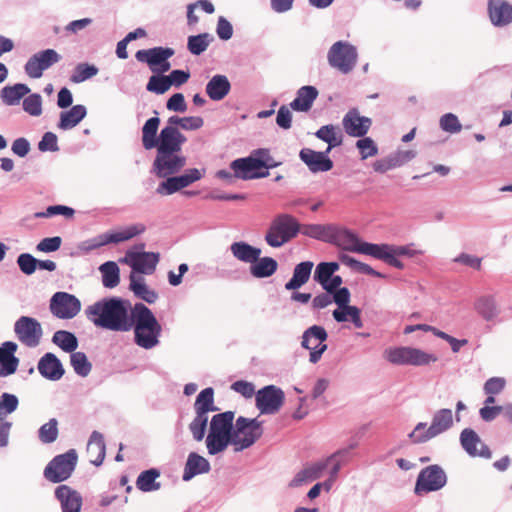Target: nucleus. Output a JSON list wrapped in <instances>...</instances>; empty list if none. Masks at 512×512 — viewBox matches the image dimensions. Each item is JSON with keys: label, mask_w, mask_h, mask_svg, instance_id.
I'll return each mask as SVG.
<instances>
[{"label": "nucleus", "mask_w": 512, "mask_h": 512, "mask_svg": "<svg viewBox=\"0 0 512 512\" xmlns=\"http://www.w3.org/2000/svg\"><path fill=\"white\" fill-rule=\"evenodd\" d=\"M155 114L158 115L157 111ZM160 118L154 116L146 120L142 127V146L145 150L156 149L152 168L159 178L176 175L186 166L187 158L182 153V147L186 141L173 138L159 139Z\"/></svg>", "instance_id": "f257e3e1"}, {"label": "nucleus", "mask_w": 512, "mask_h": 512, "mask_svg": "<svg viewBox=\"0 0 512 512\" xmlns=\"http://www.w3.org/2000/svg\"><path fill=\"white\" fill-rule=\"evenodd\" d=\"M85 314L96 326L114 332H128L134 325L135 305L117 296L102 298L89 305Z\"/></svg>", "instance_id": "f03ea898"}, {"label": "nucleus", "mask_w": 512, "mask_h": 512, "mask_svg": "<svg viewBox=\"0 0 512 512\" xmlns=\"http://www.w3.org/2000/svg\"><path fill=\"white\" fill-rule=\"evenodd\" d=\"M133 320L134 342L146 350L156 347L159 344L162 327L151 309L142 302L135 303Z\"/></svg>", "instance_id": "7ed1b4c3"}, {"label": "nucleus", "mask_w": 512, "mask_h": 512, "mask_svg": "<svg viewBox=\"0 0 512 512\" xmlns=\"http://www.w3.org/2000/svg\"><path fill=\"white\" fill-rule=\"evenodd\" d=\"M282 162L276 161L267 148H258L244 158L232 161V167L242 180L260 179L269 176V170L280 166Z\"/></svg>", "instance_id": "20e7f679"}, {"label": "nucleus", "mask_w": 512, "mask_h": 512, "mask_svg": "<svg viewBox=\"0 0 512 512\" xmlns=\"http://www.w3.org/2000/svg\"><path fill=\"white\" fill-rule=\"evenodd\" d=\"M234 416L235 413L233 411H225L212 417L209 433L206 437V446L210 455L223 452L228 445L234 446Z\"/></svg>", "instance_id": "39448f33"}, {"label": "nucleus", "mask_w": 512, "mask_h": 512, "mask_svg": "<svg viewBox=\"0 0 512 512\" xmlns=\"http://www.w3.org/2000/svg\"><path fill=\"white\" fill-rule=\"evenodd\" d=\"M453 423L454 417L452 410L442 408L433 414L429 427H427V423L419 422L408 436L412 443H426L438 435L448 431L453 427Z\"/></svg>", "instance_id": "423d86ee"}, {"label": "nucleus", "mask_w": 512, "mask_h": 512, "mask_svg": "<svg viewBox=\"0 0 512 512\" xmlns=\"http://www.w3.org/2000/svg\"><path fill=\"white\" fill-rule=\"evenodd\" d=\"M300 232L297 219L286 213L278 214L272 220L265 235L266 243L272 248H279L295 238Z\"/></svg>", "instance_id": "0eeeda50"}, {"label": "nucleus", "mask_w": 512, "mask_h": 512, "mask_svg": "<svg viewBox=\"0 0 512 512\" xmlns=\"http://www.w3.org/2000/svg\"><path fill=\"white\" fill-rule=\"evenodd\" d=\"M362 250L369 253L371 257L377 260H381L389 266L399 270H403L405 267L404 263L398 259L399 257L412 258L418 254H421V251L414 248L413 243L403 246L386 243L377 245H365Z\"/></svg>", "instance_id": "6e6552de"}, {"label": "nucleus", "mask_w": 512, "mask_h": 512, "mask_svg": "<svg viewBox=\"0 0 512 512\" xmlns=\"http://www.w3.org/2000/svg\"><path fill=\"white\" fill-rule=\"evenodd\" d=\"M384 357L393 365L426 366L438 361L434 353L410 346L387 348Z\"/></svg>", "instance_id": "1a4fd4ad"}, {"label": "nucleus", "mask_w": 512, "mask_h": 512, "mask_svg": "<svg viewBox=\"0 0 512 512\" xmlns=\"http://www.w3.org/2000/svg\"><path fill=\"white\" fill-rule=\"evenodd\" d=\"M262 434L261 421L239 416L233 425L234 450L239 452L251 447Z\"/></svg>", "instance_id": "9d476101"}, {"label": "nucleus", "mask_w": 512, "mask_h": 512, "mask_svg": "<svg viewBox=\"0 0 512 512\" xmlns=\"http://www.w3.org/2000/svg\"><path fill=\"white\" fill-rule=\"evenodd\" d=\"M358 60L357 48L347 41H337L328 50V64L341 72L349 74L355 68Z\"/></svg>", "instance_id": "9b49d317"}, {"label": "nucleus", "mask_w": 512, "mask_h": 512, "mask_svg": "<svg viewBox=\"0 0 512 512\" xmlns=\"http://www.w3.org/2000/svg\"><path fill=\"white\" fill-rule=\"evenodd\" d=\"M78 455L75 449L55 456L45 467L44 477L52 483L67 480L76 468Z\"/></svg>", "instance_id": "f8f14e48"}, {"label": "nucleus", "mask_w": 512, "mask_h": 512, "mask_svg": "<svg viewBox=\"0 0 512 512\" xmlns=\"http://www.w3.org/2000/svg\"><path fill=\"white\" fill-rule=\"evenodd\" d=\"M331 295L332 301L338 306V308L332 312L334 320L338 323L351 321L355 328H362L363 321L360 308L349 305L351 299L350 290L347 287H341Z\"/></svg>", "instance_id": "ddd939ff"}, {"label": "nucleus", "mask_w": 512, "mask_h": 512, "mask_svg": "<svg viewBox=\"0 0 512 512\" xmlns=\"http://www.w3.org/2000/svg\"><path fill=\"white\" fill-rule=\"evenodd\" d=\"M447 483V475L440 465L433 464L423 468L417 477L414 493L422 496L442 489Z\"/></svg>", "instance_id": "4468645a"}, {"label": "nucleus", "mask_w": 512, "mask_h": 512, "mask_svg": "<svg viewBox=\"0 0 512 512\" xmlns=\"http://www.w3.org/2000/svg\"><path fill=\"white\" fill-rule=\"evenodd\" d=\"M328 333L323 326L313 325L307 328L302 334L301 347L310 351L309 361L312 364L318 363L328 346L325 341Z\"/></svg>", "instance_id": "2eb2a0df"}, {"label": "nucleus", "mask_w": 512, "mask_h": 512, "mask_svg": "<svg viewBox=\"0 0 512 512\" xmlns=\"http://www.w3.org/2000/svg\"><path fill=\"white\" fill-rule=\"evenodd\" d=\"M14 333L21 344L34 348L41 341L43 329L41 323L36 318L21 316L14 323Z\"/></svg>", "instance_id": "dca6fc26"}, {"label": "nucleus", "mask_w": 512, "mask_h": 512, "mask_svg": "<svg viewBox=\"0 0 512 512\" xmlns=\"http://www.w3.org/2000/svg\"><path fill=\"white\" fill-rule=\"evenodd\" d=\"M134 248L140 251L128 250L123 261L129 264L135 272L152 274L159 262V253L144 251V243L137 244Z\"/></svg>", "instance_id": "f3484780"}, {"label": "nucleus", "mask_w": 512, "mask_h": 512, "mask_svg": "<svg viewBox=\"0 0 512 512\" xmlns=\"http://www.w3.org/2000/svg\"><path fill=\"white\" fill-rule=\"evenodd\" d=\"M256 408L261 414H275L279 412L285 401V394L280 387L267 385L255 394Z\"/></svg>", "instance_id": "a211bd4d"}, {"label": "nucleus", "mask_w": 512, "mask_h": 512, "mask_svg": "<svg viewBox=\"0 0 512 512\" xmlns=\"http://www.w3.org/2000/svg\"><path fill=\"white\" fill-rule=\"evenodd\" d=\"M51 313L58 319H72L81 310L80 300L67 292H56L50 299Z\"/></svg>", "instance_id": "6ab92c4d"}, {"label": "nucleus", "mask_w": 512, "mask_h": 512, "mask_svg": "<svg viewBox=\"0 0 512 512\" xmlns=\"http://www.w3.org/2000/svg\"><path fill=\"white\" fill-rule=\"evenodd\" d=\"M61 60V55L54 49H45L33 54L24 66L25 73L32 79H38L43 72Z\"/></svg>", "instance_id": "aec40b11"}, {"label": "nucleus", "mask_w": 512, "mask_h": 512, "mask_svg": "<svg viewBox=\"0 0 512 512\" xmlns=\"http://www.w3.org/2000/svg\"><path fill=\"white\" fill-rule=\"evenodd\" d=\"M459 441L462 449L470 457H480L490 459L492 452L490 448L482 442L479 435L472 428H465L461 431Z\"/></svg>", "instance_id": "412c9836"}, {"label": "nucleus", "mask_w": 512, "mask_h": 512, "mask_svg": "<svg viewBox=\"0 0 512 512\" xmlns=\"http://www.w3.org/2000/svg\"><path fill=\"white\" fill-rule=\"evenodd\" d=\"M334 241L333 244L338 247H342L344 250L361 253L370 256L369 253L362 250L365 245H377L376 243H369L361 241L358 235L347 228H339L335 225V231L332 233Z\"/></svg>", "instance_id": "4be33fe9"}, {"label": "nucleus", "mask_w": 512, "mask_h": 512, "mask_svg": "<svg viewBox=\"0 0 512 512\" xmlns=\"http://www.w3.org/2000/svg\"><path fill=\"white\" fill-rule=\"evenodd\" d=\"M330 151H315L311 148H302L299 158L312 173L327 172L333 168V161L329 158Z\"/></svg>", "instance_id": "5701e85b"}, {"label": "nucleus", "mask_w": 512, "mask_h": 512, "mask_svg": "<svg viewBox=\"0 0 512 512\" xmlns=\"http://www.w3.org/2000/svg\"><path fill=\"white\" fill-rule=\"evenodd\" d=\"M344 131L351 137H364L371 125L372 120L369 117L361 116L358 110L350 109L342 119Z\"/></svg>", "instance_id": "b1692460"}, {"label": "nucleus", "mask_w": 512, "mask_h": 512, "mask_svg": "<svg viewBox=\"0 0 512 512\" xmlns=\"http://www.w3.org/2000/svg\"><path fill=\"white\" fill-rule=\"evenodd\" d=\"M55 498L59 501L62 512H80L83 505L81 494L70 486L62 484L55 489Z\"/></svg>", "instance_id": "393cba45"}, {"label": "nucleus", "mask_w": 512, "mask_h": 512, "mask_svg": "<svg viewBox=\"0 0 512 512\" xmlns=\"http://www.w3.org/2000/svg\"><path fill=\"white\" fill-rule=\"evenodd\" d=\"M37 369L43 378L50 381L60 380L65 373L62 362L54 353L51 352L45 353L39 359Z\"/></svg>", "instance_id": "a878e982"}, {"label": "nucleus", "mask_w": 512, "mask_h": 512, "mask_svg": "<svg viewBox=\"0 0 512 512\" xmlns=\"http://www.w3.org/2000/svg\"><path fill=\"white\" fill-rule=\"evenodd\" d=\"M18 345L13 341H5L0 345V377L14 374L19 366V358L15 356Z\"/></svg>", "instance_id": "bb28decb"}, {"label": "nucleus", "mask_w": 512, "mask_h": 512, "mask_svg": "<svg viewBox=\"0 0 512 512\" xmlns=\"http://www.w3.org/2000/svg\"><path fill=\"white\" fill-rule=\"evenodd\" d=\"M174 53V49L170 47L157 46L150 49L138 50L135 54V58L139 62L147 63L150 69L155 72L156 67L165 60H169Z\"/></svg>", "instance_id": "cd10ccee"}, {"label": "nucleus", "mask_w": 512, "mask_h": 512, "mask_svg": "<svg viewBox=\"0 0 512 512\" xmlns=\"http://www.w3.org/2000/svg\"><path fill=\"white\" fill-rule=\"evenodd\" d=\"M488 15L495 27L512 23V4L505 0H488Z\"/></svg>", "instance_id": "c85d7f7f"}, {"label": "nucleus", "mask_w": 512, "mask_h": 512, "mask_svg": "<svg viewBox=\"0 0 512 512\" xmlns=\"http://www.w3.org/2000/svg\"><path fill=\"white\" fill-rule=\"evenodd\" d=\"M318 95L319 92L316 87L311 85L302 86L297 90L296 97L290 102L289 107L296 112H307L312 108Z\"/></svg>", "instance_id": "c756f323"}, {"label": "nucleus", "mask_w": 512, "mask_h": 512, "mask_svg": "<svg viewBox=\"0 0 512 512\" xmlns=\"http://www.w3.org/2000/svg\"><path fill=\"white\" fill-rule=\"evenodd\" d=\"M210 469V463L206 458L196 452H191L188 455L182 479L184 481H189L196 475L208 473Z\"/></svg>", "instance_id": "7c9ffc66"}, {"label": "nucleus", "mask_w": 512, "mask_h": 512, "mask_svg": "<svg viewBox=\"0 0 512 512\" xmlns=\"http://www.w3.org/2000/svg\"><path fill=\"white\" fill-rule=\"evenodd\" d=\"M334 231L335 225L333 224H300L299 233L330 244L331 241H334L332 234Z\"/></svg>", "instance_id": "2f4dec72"}, {"label": "nucleus", "mask_w": 512, "mask_h": 512, "mask_svg": "<svg viewBox=\"0 0 512 512\" xmlns=\"http://www.w3.org/2000/svg\"><path fill=\"white\" fill-rule=\"evenodd\" d=\"M231 84L227 76L222 74L214 75L206 84V93L213 101L223 100L230 92Z\"/></svg>", "instance_id": "473e14b6"}, {"label": "nucleus", "mask_w": 512, "mask_h": 512, "mask_svg": "<svg viewBox=\"0 0 512 512\" xmlns=\"http://www.w3.org/2000/svg\"><path fill=\"white\" fill-rule=\"evenodd\" d=\"M87 115V109L82 104L72 106L67 111L60 113L58 128L61 130H70L76 127Z\"/></svg>", "instance_id": "72a5a7b5"}, {"label": "nucleus", "mask_w": 512, "mask_h": 512, "mask_svg": "<svg viewBox=\"0 0 512 512\" xmlns=\"http://www.w3.org/2000/svg\"><path fill=\"white\" fill-rule=\"evenodd\" d=\"M232 255L241 262L250 265L258 260L261 255V249L254 247L244 241L234 242L230 246Z\"/></svg>", "instance_id": "f704fd0d"}, {"label": "nucleus", "mask_w": 512, "mask_h": 512, "mask_svg": "<svg viewBox=\"0 0 512 512\" xmlns=\"http://www.w3.org/2000/svg\"><path fill=\"white\" fill-rule=\"evenodd\" d=\"M146 231V226L143 223H134L116 231L106 232L109 244H118L120 242L128 241Z\"/></svg>", "instance_id": "c9c22d12"}, {"label": "nucleus", "mask_w": 512, "mask_h": 512, "mask_svg": "<svg viewBox=\"0 0 512 512\" xmlns=\"http://www.w3.org/2000/svg\"><path fill=\"white\" fill-rule=\"evenodd\" d=\"M30 93V88L24 83H16L12 86L7 85L0 91V98L3 104L14 106L20 103V100Z\"/></svg>", "instance_id": "e433bc0d"}, {"label": "nucleus", "mask_w": 512, "mask_h": 512, "mask_svg": "<svg viewBox=\"0 0 512 512\" xmlns=\"http://www.w3.org/2000/svg\"><path fill=\"white\" fill-rule=\"evenodd\" d=\"M129 288L137 298L148 304H153L158 299V293L147 286L144 278L141 276L137 277L133 273L130 275Z\"/></svg>", "instance_id": "4c0bfd02"}, {"label": "nucleus", "mask_w": 512, "mask_h": 512, "mask_svg": "<svg viewBox=\"0 0 512 512\" xmlns=\"http://www.w3.org/2000/svg\"><path fill=\"white\" fill-rule=\"evenodd\" d=\"M475 311L486 321H493L499 315L495 297L483 295L474 302Z\"/></svg>", "instance_id": "58836bf2"}, {"label": "nucleus", "mask_w": 512, "mask_h": 512, "mask_svg": "<svg viewBox=\"0 0 512 512\" xmlns=\"http://www.w3.org/2000/svg\"><path fill=\"white\" fill-rule=\"evenodd\" d=\"M313 262L303 261L294 267L292 278L285 284L286 290H296L310 278Z\"/></svg>", "instance_id": "ea45409f"}, {"label": "nucleus", "mask_w": 512, "mask_h": 512, "mask_svg": "<svg viewBox=\"0 0 512 512\" xmlns=\"http://www.w3.org/2000/svg\"><path fill=\"white\" fill-rule=\"evenodd\" d=\"M356 446L357 443H352L346 448L337 450L335 453L327 457L325 460L318 461L307 466L306 468L310 474V477L313 478V480L319 479L322 476L323 472L328 468L331 461L335 460L338 457L350 454V451L354 449Z\"/></svg>", "instance_id": "a19ab883"}, {"label": "nucleus", "mask_w": 512, "mask_h": 512, "mask_svg": "<svg viewBox=\"0 0 512 512\" xmlns=\"http://www.w3.org/2000/svg\"><path fill=\"white\" fill-rule=\"evenodd\" d=\"M278 268L277 261L272 257H260L256 262L250 265V273L253 277L258 279L268 278L272 276Z\"/></svg>", "instance_id": "79ce46f5"}, {"label": "nucleus", "mask_w": 512, "mask_h": 512, "mask_svg": "<svg viewBox=\"0 0 512 512\" xmlns=\"http://www.w3.org/2000/svg\"><path fill=\"white\" fill-rule=\"evenodd\" d=\"M315 136L328 144L326 150L331 151L333 148L342 145L343 135L338 127L333 124L321 126L316 132Z\"/></svg>", "instance_id": "37998d69"}, {"label": "nucleus", "mask_w": 512, "mask_h": 512, "mask_svg": "<svg viewBox=\"0 0 512 512\" xmlns=\"http://www.w3.org/2000/svg\"><path fill=\"white\" fill-rule=\"evenodd\" d=\"M159 476L160 471L156 468L145 470L137 477L136 486L142 492L157 491L161 487V484L156 481Z\"/></svg>", "instance_id": "c03bdc74"}, {"label": "nucleus", "mask_w": 512, "mask_h": 512, "mask_svg": "<svg viewBox=\"0 0 512 512\" xmlns=\"http://www.w3.org/2000/svg\"><path fill=\"white\" fill-rule=\"evenodd\" d=\"M183 122V117L173 115L168 118L166 126H164L160 133H157L159 139H164V135L167 139L173 138L174 140L187 141L186 136L179 130Z\"/></svg>", "instance_id": "a18cd8bd"}, {"label": "nucleus", "mask_w": 512, "mask_h": 512, "mask_svg": "<svg viewBox=\"0 0 512 512\" xmlns=\"http://www.w3.org/2000/svg\"><path fill=\"white\" fill-rule=\"evenodd\" d=\"M52 343L67 353L74 352L79 345L75 334L67 330L56 331L52 336Z\"/></svg>", "instance_id": "49530a36"}, {"label": "nucleus", "mask_w": 512, "mask_h": 512, "mask_svg": "<svg viewBox=\"0 0 512 512\" xmlns=\"http://www.w3.org/2000/svg\"><path fill=\"white\" fill-rule=\"evenodd\" d=\"M213 40L214 37L207 32L191 35L187 40V49L191 54L195 56L201 55L207 50L208 46Z\"/></svg>", "instance_id": "de8ad7c7"}, {"label": "nucleus", "mask_w": 512, "mask_h": 512, "mask_svg": "<svg viewBox=\"0 0 512 512\" xmlns=\"http://www.w3.org/2000/svg\"><path fill=\"white\" fill-rule=\"evenodd\" d=\"M339 260L342 264L349 266L351 269H353L359 273L369 275V276H374L377 278H385L386 277L385 274L373 269L370 265H368L366 263H362V262L356 260L355 258L349 256L348 254H344V253L340 254Z\"/></svg>", "instance_id": "09e8293b"}, {"label": "nucleus", "mask_w": 512, "mask_h": 512, "mask_svg": "<svg viewBox=\"0 0 512 512\" xmlns=\"http://www.w3.org/2000/svg\"><path fill=\"white\" fill-rule=\"evenodd\" d=\"M99 270L102 273V284L105 288H114L120 282L119 267L113 261L103 263Z\"/></svg>", "instance_id": "8fccbe9b"}, {"label": "nucleus", "mask_w": 512, "mask_h": 512, "mask_svg": "<svg viewBox=\"0 0 512 512\" xmlns=\"http://www.w3.org/2000/svg\"><path fill=\"white\" fill-rule=\"evenodd\" d=\"M70 363L78 376L86 377L91 372L92 365L84 352L76 350L72 352L70 355Z\"/></svg>", "instance_id": "3c124183"}, {"label": "nucleus", "mask_w": 512, "mask_h": 512, "mask_svg": "<svg viewBox=\"0 0 512 512\" xmlns=\"http://www.w3.org/2000/svg\"><path fill=\"white\" fill-rule=\"evenodd\" d=\"M194 408L206 410L209 412L219 410V408L215 406L214 403V389L212 387H207L200 391L194 402Z\"/></svg>", "instance_id": "603ef678"}, {"label": "nucleus", "mask_w": 512, "mask_h": 512, "mask_svg": "<svg viewBox=\"0 0 512 512\" xmlns=\"http://www.w3.org/2000/svg\"><path fill=\"white\" fill-rule=\"evenodd\" d=\"M58 437V421L51 418L47 423L43 424L38 430V438L44 444L53 443Z\"/></svg>", "instance_id": "864d4df0"}, {"label": "nucleus", "mask_w": 512, "mask_h": 512, "mask_svg": "<svg viewBox=\"0 0 512 512\" xmlns=\"http://www.w3.org/2000/svg\"><path fill=\"white\" fill-rule=\"evenodd\" d=\"M98 71H99L98 68L93 64L79 63L75 67L70 80L73 83H81V82H84L87 79H90L93 76L97 75Z\"/></svg>", "instance_id": "5fc2aeb1"}, {"label": "nucleus", "mask_w": 512, "mask_h": 512, "mask_svg": "<svg viewBox=\"0 0 512 512\" xmlns=\"http://www.w3.org/2000/svg\"><path fill=\"white\" fill-rule=\"evenodd\" d=\"M165 178H166V180L162 181L158 185V187L156 189L157 194L163 195V196L172 195V194L176 193L177 191L184 188L179 176L170 175Z\"/></svg>", "instance_id": "6e6d98bb"}, {"label": "nucleus", "mask_w": 512, "mask_h": 512, "mask_svg": "<svg viewBox=\"0 0 512 512\" xmlns=\"http://www.w3.org/2000/svg\"><path fill=\"white\" fill-rule=\"evenodd\" d=\"M23 110L31 116L38 117L42 114V97L39 93H32L24 98Z\"/></svg>", "instance_id": "4d7b16f0"}, {"label": "nucleus", "mask_w": 512, "mask_h": 512, "mask_svg": "<svg viewBox=\"0 0 512 512\" xmlns=\"http://www.w3.org/2000/svg\"><path fill=\"white\" fill-rule=\"evenodd\" d=\"M146 89L158 95L164 94L170 89L167 75H152L147 83Z\"/></svg>", "instance_id": "13d9d810"}, {"label": "nucleus", "mask_w": 512, "mask_h": 512, "mask_svg": "<svg viewBox=\"0 0 512 512\" xmlns=\"http://www.w3.org/2000/svg\"><path fill=\"white\" fill-rule=\"evenodd\" d=\"M19 405V400L16 395L4 392L0 396V418L4 419V417L8 414L13 413Z\"/></svg>", "instance_id": "bf43d9fd"}, {"label": "nucleus", "mask_w": 512, "mask_h": 512, "mask_svg": "<svg viewBox=\"0 0 512 512\" xmlns=\"http://www.w3.org/2000/svg\"><path fill=\"white\" fill-rule=\"evenodd\" d=\"M75 211L73 208L65 205H51L46 208L45 211L36 212L35 218H49L56 215H63L65 217H72Z\"/></svg>", "instance_id": "052dcab7"}, {"label": "nucleus", "mask_w": 512, "mask_h": 512, "mask_svg": "<svg viewBox=\"0 0 512 512\" xmlns=\"http://www.w3.org/2000/svg\"><path fill=\"white\" fill-rule=\"evenodd\" d=\"M362 160L378 154V147L370 137H364L356 142Z\"/></svg>", "instance_id": "680f3d73"}, {"label": "nucleus", "mask_w": 512, "mask_h": 512, "mask_svg": "<svg viewBox=\"0 0 512 512\" xmlns=\"http://www.w3.org/2000/svg\"><path fill=\"white\" fill-rule=\"evenodd\" d=\"M16 262L23 274L32 275L36 271L38 259L30 253H22L17 257Z\"/></svg>", "instance_id": "e2e57ef3"}, {"label": "nucleus", "mask_w": 512, "mask_h": 512, "mask_svg": "<svg viewBox=\"0 0 512 512\" xmlns=\"http://www.w3.org/2000/svg\"><path fill=\"white\" fill-rule=\"evenodd\" d=\"M440 127L448 133H458L461 131V124L458 117L453 113H446L440 118Z\"/></svg>", "instance_id": "0e129e2a"}, {"label": "nucleus", "mask_w": 512, "mask_h": 512, "mask_svg": "<svg viewBox=\"0 0 512 512\" xmlns=\"http://www.w3.org/2000/svg\"><path fill=\"white\" fill-rule=\"evenodd\" d=\"M108 244L109 240L107 233H102L93 238L83 241L79 247L84 252H90Z\"/></svg>", "instance_id": "69168bd1"}, {"label": "nucleus", "mask_w": 512, "mask_h": 512, "mask_svg": "<svg viewBox=\"0 0 512 512\" xmlns=\"http://www.w3.org/2000/svg\"><path fill=\"white\" fill-rule=\"evenodd\" d=\"M41 152H56L59 150L57 135L53 132H46L38 143Z\"/></svg>", "instance_id": "338daca9"}, {"label": "nucleus", "mask_w": 512, "mask_h": 512, "mask_svg": "<svg viewBox=\"0 0 512 512\" xmlns=\"http://www.w3.org/2000/svg\"><path fill=\"white\" fill-rule=\"evenodd\" d=\"M62 243V239L59 236L43 238L37 244V250L44 253H51L57 251Z\"/></svg>", "instance_id": "774afa93"}]
</instances>
